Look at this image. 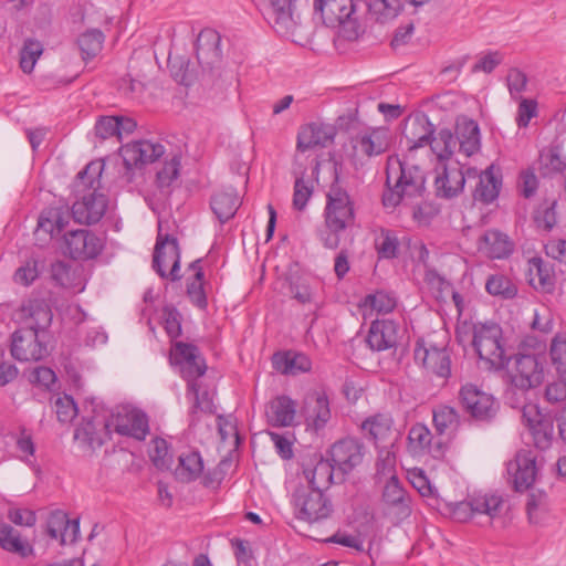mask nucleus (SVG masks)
<instances>
[{
  "mask_svg": "<svg viewBox=\"0 0 566 566\" xmlns=\"http://www.w3.org/2000/svg\"><path fill=\"white\" fill-rule=\"evenodd\" d=\"M149 455L157 468L168 467L171 457L169 455L167 441L161 438L153 439Z\"/></svg>",
  "mask_w": 566,
  "mask_h": 566,
  "instance_id": "obj_58",
  "label": "nucleus"
},
{
  "mask_svg": "<svg viewBox=\"0 0 566 566\" xmlns=\"http://www.w3.org/2000/svg\"><path fill=\"white\" fill-rule=\"evenodd\" d=\"M415 360L436 376L447 379L451 375V359L444 345L437 346L428 339H419L415 346Z\"/></svg>",
  "mask_w": 566,
  "mask_h": 566,
  "instance_id": "obj_13",
  "label": "nucleus"
},
{
  "mask_svg": "<svg viewBox=\"0 0 566 566\" xmlns=\"http://www.w3.org/2000/svg\"><path fill=\"white\" fill-rule=\"evenodd\" d=\"M333 470L334 465L329 461L319 458L313 467L304 469V475L308 483L306 486L321 491L328 489L333 482Z\"/></svg>",
  "mask_w": 566,
  "mask_h": 566,
  "instance_id": "obj_39",
  "label": "nucleus"
},
{
  "mask_svg": "<svg viewBox=\"0 0 566 566\" xmlns=\"http://www.w3.org/2000/svg\"><path fill=\"white\" fill-rule=\"evenodd\" d=\"M432 134V125L424 117H417L407 123L403 135L407 139L409 151L428 145Z\"/></svg>",
  "mask_w": 566,
  "mask_h": 566,
  "instance_id": "obj_38",
  "label": "nucleus"
},
{
  "mask_svg": "<svg viewBox=\"0 0 566 566\" xmlns=\"http://www.w3.org/2000/svg\"><path fill=\"white\" fill-rule=\"evenodd\" d=\"M382 503L389 513L402 520L411 514V499L396 475H391L384 485Z\"/></svg>",
  "mask_w": 566,
  "mask_h": 566,
  "instance_id": "obj_24",
  "label": "nucleus"
},
{
  "mask_svg": "<svg viewBox=\"0 0 566 566\" xmlns=\"http://www.w3.org/2000/svg\"><path fill=\"white\" fill-rule=\"evenodd\" d=\"M0 546L22 558L33 555L34 552L28 539L22 538L19 531L6 523H0Z\"/></svg>",
  "mask_w": 566,
  "mask_h": 566,
  "instance_id": "obj_35",
  "label": "nucleus"
},
{
  "mask_svg": "<svg viewBox=\"0 0 566 566\" xmlns=\"http://www.w3.org/2000/svg\"><path fill=\"white\" fill-rule=\"evenodd\" d=\"M397 305L396 298L384 291H378L374 294L367 295L361 307L367 311L370 310L377 314H387L390 313Z\"/></svg>",
  "mask_w": 566,
  "mask_h": 566,
  "instance_id": "obj_49",
  "label": "nucleus"
},
{
  "mask_svg": "<svg viewBox=\"0 0 566 566\" xmlns=\"http://www.w3.org/2000/svg\"><path fill=\"white\" fill-rule=\"evenodd\" d=\"M53 318L50 305L43 300H29L18 312L21 328L44 335Z\"/></svg>",
  "mask_w": 566,
  "mask_h": 566,
  "instance_id": "obj_20",
  "label": "nucleus"
},
{
  "mask_svg": "<svg viewBox=\"0 0 566 566\" xmlns=\"http://www.w3.org/2000/svg\"><path fill=\"white\" fill-rule=\"evenodd\" d=\"M390 143V130L385 127L366 129L350 140L353 156L356 158L378 156L389 148Z\"/></svg>",
  "mask_w": 566,
  "mask_h": 566,
  "instance_id": "obj_17",
  "label": "nucleus"
},
{
  "mask_svg": "<svg viewBox=\"0 0 566 566\" xmlns=\"http://www.w3.org/2000/svg\"><path fill=\"white\" fill-rule=\"evenodd\" d=\"M164 328L170 338H177L181 334V323L179 313L171 307L164 308Z\"/></svg>",
  "mask_w": 566,
  "mask_h": 566,
  "instance_id": "obj_61",
  "label": "nucleus"
},
{
  "mask_svg": "<svg viewBox=\"0 0 566 566\" xmlns=\"http://www.w3.org/2000/svg\"><path fill=\"white\" fill-rule=\"evenodd\" d=\"M478 248L492 259H504L513 252L514 244L506 234L489 230L480 238Z\"/></svg>",
  "mask_w": 566,
  "mask_h": 566,
  "instance_id": "obj_31",
  "label": "nucleus"
},
{
  "mask_svg": "<svg viewBox=\"0 0 566 566\" xmlns=\"http://www.w3.org/2000/svg\"><path fill=\"white\" fill-rule=\"evenodd\" d=\"M493 168L490 166L482 172L478 171L476 179H472L475 182L473 190L475 200L490 203L499 196L501 180L494 175Z\"/></svg>",
  "mask_w": 566,
  "mask_h": 566,
  "instance_id": "obj_36",
  "label": "nucleus"
},
{
  "mask_svg": "<svg viewBox=\"0 0 566 566\" xmlns=\"http://www.w3.org/2000/svg\"><path fill=\"white\" fill-rule=\"evenodd\" d=\"M399 327L390 319H376L371 323L366 342L370 349L384 352L398 344Z\"/></svg>",
  "mask_w": 566,
  "mask_h": 566,
  "instance_id": "obj_27",
  "label": "nucleus"
},
{
  "mask_svg": "<svg viewBox=\"0 0 566 566\" xmlns=\"http://www.w3.org/2000/svg\"><path fill=\"white\" fill-rule=\"evenodd\" d=\"M400 9L399 0H370L368 3L370 19L379 23H386L395 19Z\"/></svg>",
  "mask_w": 566,
  "mask_h": 566,
  "instance_id": "obj_46",
  "label": "nucleus"
},
{
  "mask_svg": "<svg viewBox=\"0 0 566 566\" xmlns=\"http://www.w3.org/2000/svg\"><path fill=\"white\" fill-rule=\"evenodd\" d=\"M314 13L326 27H340L347 40H356L363 32L354 0H315Z\"/></svg>",
  "mask_w": 566,
  "mask_h": 566,
  "instance_id": "obj_4",
  "label": "nucleus"
},
{
  "mask_svg": "<svg viewBox=\"0 0 566 566\" xmlns=\"http://www.w3.org/2000/svg\"><path fill=\"white\" fill-rule=\"evenodd\" d=\"M463 409L476 420H489L497 411L499 405L494 397L473 384H465L459 391Z\"/></svg>",
  "mask_w": 566,
  "mask_h": 566,
  "instance_id": "obj_12",
  "label": "nucleus"
},
{
  "mask_svg": "<svg viewBox=\"0 0 566 566\" xmlns=\"http://www.w3.org/2000/svg\"><path fill=\"white\" fill-rule=\"evenodd\" d=\"M434 185L440 197L452 198L458 196L471 179H476L478 169L468 168L463 171L459 163L437 165Z\"/></svg>",
  "mask_w": 566,
  "mask_h": 566,
  "instance_id": "obj_11",
  "label": "nucleus"
},
{
  "mask_svg": "<svg viewBox=\"0 0 566 566\" xmlns=\"http://www.w3.org/2000/svg\"><path fill=\"white\" fill-rule=\"evenodd\" d=\"M39 276L38 262L29 260L14 273V281L22 285H30Z\"/></svg>",
  "mask_w": 566,
  "mask_h": 566,
  "instance_id": "obj_63",
  "label": "nucleus"
},
{
  "mask_svg": "<svg viewBox=\"0 0 566 566\" xmlns=\"http://www.w3.org/2000/svg\"><path fill=\"white\" fill-rule=\"evenodd\" d=\"M111 433L144 440L149 432L148 417L142 410L130 406L116 407L106 420Z\"/></svg>",
  "mask_w": 566,
  "mask_h": 566,
  "instance_id": "obj_8",
  "label": "nucleus"
},
{
  "mask_svg": "<svg viewBox=\"0 0 566 566\" xmlns=\"http://www.w3.org/2000/svg\"><path fill=\"white\" fill-rule=\"evenodd\" d=\"M106 420L85 419L74 431V440L85 454H93L109 438Z\"/></svg>",
  "mask_w": 566,
  "mask_h": 566,
  "instance_id": "obj_21",
  "label": "nucleus"
},
{
  "mask_svg": "<svg viewBox=\"0 0 566 566\" xmlns=\"http://www.w3.org/2000/svg\"><path fill=\"white\" fill-rule=\"evenodd\" d=\"M294 514L298 520L314 523L329 517L333 505L329 499L318 489L298 486L292 495Z\"/></svg>",
  "mask_w": 566,
  "mask_h": 566,
  "instance_id": "obj_6",
  "label": "nucleus"
},
{
  "mask_svg": "<svg viewBox=\"0 0 566 566\" xmlns=\"http://www.w3.org/2000/svg\"><path fill=\"white\" fill-rule=\"evenodd\" d=\"M472 345L480 359L488 363L491 368L509 367L511 359L503 343L502 328L497 324L474 326Z\"/></svg>",
  "mask_w": 566,
  "mask_h": 566,
  "instance_id": "obj_5",
  "label": "nucleus"
},
{
  "mask_svg": "<svg viewBox=\"0 0 566 566\" xmlns=\"http://www.w3.org/2000/svg\"><path fill=\"white\" fill-rule=\"evenodd\" d=\"M460 423L458 411L449 406H439L433 410V424L439 434L453 433Z\"/></svg>",
  "mask_w": 566,
  "mask_h": 566,
  "instance_id": "obj_45",
  "label": "nucleus"
},
{
  "mask_svg": "<svg viewBox=\"0 0 566 566\" xmlns=\"http://www.w3.org/2000/svg\"><path fill=\"white\" fill-rule=\"evenodd\" d=\"M392 419L387 413H376L361 423V430L375 442L385 441L391 433Z\"/></svg>",
  "mask_w": 566,
  "mask_h": 566,
  "instance_id": "obj_42",
  "label": "nucleus"
},
{
  "mask_svg": "<svg viewBox=\"0 0 566 566\" xmlns=\"http://www.w3.org/2000/svg\"><path fill=\"white\" fill-rule=\"evenodd\" d=\"M327 543H335L345 547L353 548L357 552L364 551V541L359 535L348 534L346 532H337L326 539Z\"/></svg>",
  "mask_w": 566,
  "mask_h": 566,
  "instance_id": "obj_62",
  "label": "nucleus"
},
{
  "mask_svg": "<svg viewBox=\"0 0 566 566\" xmlns=\"http://www.w3.org/2000/svg\"><path fill=\"white\" fill-rule=\"evenodd\" d=\"M303 415L307 428L316 432L325 428L332 418L326 395L322 391L308 394L304 399Z\"/></svg>",
  "mask_w": 566,
  "mask_h": 566,
  "instance_id": "obj_25",
  "label": "nucleus"
},
{
  "mask_svg": "<svg viewBox=\"0 0 566 566\" xmlns=\"http://www.w3.org/2000/svg\"><path fill=\"white\" fill-rule=\"evenodd\" d=\"M220 42L221 38L216 31H201L196 42L198 61L209 65L218 60L221 55Z\"/></svg>",
  "mask_w": 566,
  "mask_h": 566,
  "instance_id": "obj_37",
  "label": "nucleus"
},
{
  "mask_svg": "<svg viewBox=\"0 0 566 566\" xmlns=\"http://www.w3.org/2000/svg\"><path fill=\"white\" fill-rule=\"evenodd\" d=\"M386 186L382 205L387 209H395L403 201L422 197L426 190L424 172L417 165L390 156L386 167Z\"/></svg>",
  "mask_w": 566,
  "mask_h": 566,
  "instance_id": "obj_1",
  "label": "nucleus"
},
{
  "mask_svg": "<svg viewBox=\"0 0 566 566\" xmlns=\"http://www.w3.org/2000/svg\"><path fill=\"white\" fill-rule=\"evenodd\" d=\"M165 154V147L160 143L140 139L128 143L120 148V156L127 169L140 168L153 164Z\"/></svg>",
  "mask_w": 566,
  "mask_h": 566,
  "instance_id": "obj_18",
  "label": "nucleus"
},
{
  "mask_svg": "<svg viewBox=\"0 0 566 566\" xmlns=\"http://www.w3.org/2000/svg\"><path fill=\"white\" fill-rule=\"evenodd\" d=\"M432 153L437 156L438 165L448 164L457 147V139L449 129H441L436 136H431L428 143Z\"/></svg>",
  "mask_w": 566,
  "mask_h": 566,
  "instance_id": "obj_43",
  "label": "nucleus"
},
{
  "mask_svg": "<svg viewBox=\"0 0 566 566\" xmlns=\"http://www.w3.org/2000/svg\"><path fill=\"white\" fill-rule=\"evenodd\" d=\"M507 474L514 489L518 492L527 490L535 481V455L527 450H521L507 463Z\"/></svg>",
  "mask_w": 566,
  "mask_h": 566,
  "instance_id": "obj_22",
  "label": "nucleus"
},
{
  "mask_svg": "<svg viewBox=\"0 0 566 566\" xmlns=\"http://www.w3.org/2000/svg\"><path fill=\"white\" fill-rule=\"evenodd\" d=\"M203 470L201 455L197 451L189 450L179 455V464L176 475L184 482H190L200 476Z\"/></svg>",
  "mask_w": 566,
  "mask_h": 566,
  "instance_id": "obj_41",
  "label": "nucleus"
},
{
  "mask_svg": "<svg viewBox=\"0 0 566 566\" xmlns=\"http://www.w3.org/2000/svg\"><path fill=\"white\" fill-rule=\"evenodd\" d=\"M107 209V198L95 189L76 200L72 206V217L78 223L93 224L98 222Z\"/></svg>",
  "mask_w": 566,
  "mask_h": 566,
  "instance_id": "obj_23",
  "label": "nucleus"
},
{
  "mask_svg": "<svg viewBox=\"0 0 566 566\" xmlns=\"http://www.w3.org/2000/svg\"><path fill=\"white\" fill-rule=\"evenodd\" d=\"M512 384L523 390L535 388L544 380V369L534 355H516L509 367Z\"/></svg>",
  "mask_w": 566,
  "mask_h": 566,
  "instance_id": "obj_15",
  "label": "nucleus"
},
{
  "mask_svg": "<svg viewBox=\"0 0 566 566\" xmlns=\"http://www.w3.org/2000/svg\"><path fill=\"white\" fill-rule=\"evenodd\" d=\"M210 206L220 223H224L235 214L240 206L239 196L232 188L218 191L212 196Z\"/></svg>",
  "mask_w": 566,
  "mask_h": 566,
  "instance_id": "obj_34",
  "label": "nucleus"
},
{
  "mask_svg": "<svg viewBox=\"0 0 566 566\" xmlns=\"http://www.w3.org/2000/svg\"><path fill=\"white\" fill-rule=\"evenodd\" d=\"M273 368L285 375H296L308 371L312 367L310 358L301 353H276L272 358Z\"/></svg>",
  "mask_w": 566,
  "mask_h": 566,
  "instance_id": "obj_33",
  "label": "nucleus"
},
{
  "mask_svg": "<svg viewBox=\"0 0 566 566\" xmlns=\"http://www.w3.org/2000/svg\"><path fill=\"white\" fill-rule=\"evenodd\" d=\"M153 269L161 279L177 281L181 277L180 251L177 239L163 233L160 221L153 255Z\"/></svg>",
  "mask_w": 566,
  "mask_h": 566,
  "instance_id": "obj_7",
  "label": "nucleus"
},
{
  "mask_svg": "<svg viewBox=\"0 0 566 566\" xmlns=\"http://www.w3.org/2000/svg\"><path fill=\"white\" fill-rule=\"evenodd\" d=\"M67 524V516L62 512L51 514L48 521V534L53 539H60L61 544L67 543V534L64 528Z\"/></svg>",
  "mask_w": 566,
  "mask_h": 566,
  "instance_id": "obj_56",
  "label": "nucleus"
},
{
  "mask_svg": "<svg viewBox=\"0 0 566 566\" xmlns=\"http://www.w3.org/2000/svg\"><path fill=\"white\" fill-rule=\"evenodd\" d=\"M326 197L324 223L317 229V237L324 248L336 250L345 230L354 224V202L338 184L329 187Z\"/></svg>",
  "mask_w": 566,
  "mask_h": 566,
  "instance_id": "obj_2",
  "label": "nucleus"
},
{
  "mask_svg": "<svg viewBox=\"0 0 566 566\" xmlns=\"http://www.w3.org/2000/svg\"><path fill=\"white\" fill-rule=\"evenodd\" d=\"M503 499L497 494L479 493L465 501L450 505L452 517L458 522H467L478 514H485L494 518L501 512Z\"/></svg>",
  "mask_w": 566,
  "mask_h": 566,
  "instance_id": "obj_9",
  "label": "nucleus"
},
{
  "mask_svg": "<svg viewBox=\"0 0 566 566\" xmlns=\"http://www.w3.org/2000/svg\"><path fill=\"white\" fill-rule=\"evenodd\" d=\"M201 260H196L190 264L193 270V279L187 284V294L193 305L200 310L207 307V296L203 290V271L200 265Z\"/></svg>",
  "mask_w": 566,
  "mask_h": 566,
  "instance_id": "obj_44",
  "label": "nucleus"
},
{
  "mask_svg": "<svg viewBox=\"0 0 566 566\" xmlns=\"http://www.w3.org/2000/svg\"><path fill=\"white\" fill-rule=\"evenodd\" d=\"M262 13L277 34L286 36L294 31L293 0H262Z\"/></svg>",
  "mask_w": 566,
  "mask_h": 566,
  "instance_id": "obj_19",
  "label": "nucleus"
},
{
  "mask_svg": "<svg viewBox=\"0 0 566 566\" xmlns=\"http://www.w3.org/2000/svg\"><path fill=\"white\" fill-rule=\"evenodd\" d=\"M361 444L353 439H343L333 444L331 457L334 465L342 472L347 473L361 462Z\"/></svg>",
  "mask_w": 566,
  "mask_h": 566,
  "instance_id": "obj_28",
  "label": "nucleus"
},
{
  "mask_svg": "<svg viewBox=\"0 0 566 566\" xmlns=\"http://www.w3.org/2000/svg\"><path fill=\"white\" fill-rule=\"evenodd\" d=\"M44 338V335L20 327L11 337V355L19 361L43 359L49 354Z\"/></svg>",
  "mask_w": 566,
  "mask_h": 566,
  "instance_id": "obj_14",
  "label": "nucleus"
},
{
  "mask_svg": "<svg viewBox=\"0 0 566 566\" xmlns=\"http://www.w3.org/2000/svg\"><path fill=\"white\" fill-rule=\"evenodd\" d=\"M457 145L459 149L465 156H472L479 151L481 146L480 140V128L476 122L473 119H462L457 124Z\"/></svg>",
  "mask_w": 566,
  "mask_h": 566,
  "instance_id": "obj_32",
  "label": "nucleus"
},
{
  "mask_svg": "<svg viewBox=\"0 0 566 566\" xmlns=\"http://www.w3.org/2000/svg\"><path fill=\"white\" fill-rule=\"evenodd\" d=\"M291 293L301 304L312 303L315 300V292L306 281H297L291 284Z\"/></svg>",
  "mask_w": 566,
  "mask_h": 566,
  "instance_id": "obj_64",
  "label": "nucleus"
},
{
  "mask_svg": "<svg viewBox=\"0 0 566 566\" xmlns=\"http://www.w3.org/2000/svg\"><path fill=\"white\" fill-rule=\"evenodd\" d=\"M553 364L560 373H566V333H557L551 343Z\"/></svg>",
  "mask_w": 566,
  "mask_h": 566,
  "instance_id": "obj_54",
  "label": "nucleus"
},
{
  "mask_svg": "<svg viewBox=\"0 0 566 566\" xmlns=\"http://www.w3.org/2000/svg\"><path fill=\"white\" fill-rule=\"evenodd\" d=\"M54 406L56 417L61 422L66 423L72 421L77 413L76 403L69 395L57 397Z\"/></svg>",
  "mask_w": 566,
  "mask_h": 566,
  "instance_id": "obj_57",
  "label": "nucleus"
},
{
  "mask_svg": "<svg viewBox=\"0 0 566 566\" xmlns=\"http://www.w3.org/2000/svg\"><path fill=\"white\" fill-rule=\"evenodd\" d=\"M313 181L311 179H305L303 176L296 177L294 184V193H293V207L296 210H303L308 200L313 195Z\"/></svg>",
  "mask_w": 566,
  "mask_h": 566,
  "instance_id": "obj_52",
  "label": "nucleus"
},
{
  "mask_svg": "<svg viewBox=\"0 0 566 566\" xmlns=\"http://www.w3.org/2000/svg\"><path fill=\"white\" fill-rule=\"evenodd\" d=\"M522 422L527 428L536 448H549L554 438V424L551 417L543 415L536 405H526L522 409Z\"/></svg>",
  "mask_w": 566,
  "mask_h": 566,
  "instance_id": "obj_16",
  "label": "nucleus"
},
{
  "mask_svg": "<svg viewBox=\"0 0 566 566\" xmlns=\"http://www.w3.org/2000/svg\"><path fill=\"white\" fill-rule=\"evenodd\" d=\"M539 166L542 174L548 176L562 171L565 167V163L557 153L547 150L541 154Z\"/></svg>",
  "mask_w": 566,
  "mask_h": 566,
  "instance_id": "obj_59",
  "label": "nucleus"
},
{
  "mask_svg": "<svg viewBox=\"0 0 566 566\" xmlns=\"http://www.w3.org/2000/svg\"><path fill=\"white\" fill-rule=\"evenodd\" d=\"M296 415V403L287 396H277L265 407L268 422L273 427L292 426Z\"/></svg>",
  "mask_w": 566,
  "mask_h": 566,
  "instance_id": "obj_29",
  "label": "nucleus"
},
{
  "mask_svg": "<svg viewBox=\"0 0 566 566\" xmlns=\"http://www.w3.org/2000/svg\"><path fill=\"white\" fill-rule=\"evenodd\" d=\"M171 359L179 367L181 377L188 382L187 395L192 400L191 415L199 410L211 412V402L208 395H200V385L198 379L206 374L207 365L200 355L197 346L176 342L171 348Z\"/></svg>",
  "mask_w": 566,
  "mask_h": 566,
  "instance_id": "obj_3",
  "label": "nucleus"
},
{
  "mask_svg": "<svg viewBox=\"0 0 566 566\" xmlns=\"http://www.w3.org/2000/svg\"><path fill=\"white\" fill-rule=\"evenodd\" d=\"M530 284L535 289L551 290L554 285L552 266L541 258H533L528 262Z\"/></svg>",
  "mask_w": 566,
  "mask_h": 566,
  "instance_id": "obj_40",
  "label": "nucleus"
},
{
  "mask_svg": "<svg viewBox=\"0 0 566 566\" xmlns=\"http://www.w3.org/2000/svg\"><path fill=\"white\" fill-rule=\"evenodd\" d=\"M17 449L20 452V459L25 463H31L35 452V444L30 430L25 427H20L19 434L15 439Z\"/></svg>",
  "mask_w": 566,
  "mask_h": 566,
  "instance_id": "obj_55",
  "label": "nucleus"
},
{
  "mask_svg": "<svg viewBox=\"0 0 566 566\" xmlns=\"http://www.w3.org/2000/svg\"><path fill=\"white\" fill-rule=\"evenodd\" d=\"M431 432L422 423L413 424L408 433V449L413 455L422 454L431 443Z\"/></svg>",
  "mask_w": 566,
  "mask_h": 566,
  "instance_id": "obj_47",
  "label": "nucleus"
},
{
  "mask_svg": "<svg viewBox=\"0 0 566 566\" xmlns=\"http://www.w3.org/2000/svg\"><path fill=\"white\" fill-rule=\"evenodd\" d=\"M180 160L174 156L166 161L164 167L157 172V180L161 187H168L179 175Z\"/></svg>",
  "mask_w": 566,
  "mask_h": 566,
  "instance_id": "obj_60",
  "label": "nucleus"
},
{
  "mask_svg": "<svg viewBox=\"0 0 566 566\" xmlns=\"http://www.w3.org/2000/svg\"><path fill=\"white\" fill-rule=\"evenodd\" d=\"M70 217L69 208L64 206L44 209L39 216L35 233L44 232L53 238L69 224Z\"/></svg>",
  "mask_w": 566,
  "mask_h": 566,
  "instance_id": "obj_30",
  "label": "nucleus"
},
{
  "mask_svg": "<svg viewBox=\"0 0 566 566\" xmlns=\"http://www.w3.org/2000/svg\"><path fill=\"white\" fill-rule=\"evenodd\" d=\"M485 290L489 294L503 298H513L517 293L516 285L503 274L490 275L485 282Z\"/></svg>",
  "mask_w": 566,
  "mask_h": 566,
  "instance_id": "obj_48",
  "label": "nucleus"
},
{
  "mask_svg": "<svg viewBox=\"0 0 566 566\" xmlns=\"http://www.w3.org/2000/svg\"><path fill=\"white\" fill-rule=\"evenodd\" d=\"M104 34L99 30L93 29L81 34L77 40V44L83 59L87 60L97 55L102 50Z\"/></svg>",
  "mask_w": 566,
  "mask_h": 566,
  "instance_id": "obj_50",
  "label": "nucleus"
},
{
  "mask_svg": "<svg viewBox=\"0 0 566 566\" xmlns=\"http://www.w3.org/2000/svg\"><path fill=\"white\" fill-rule=\"evenodd\" d=\"M336 129L329 124L311 123L300 128L297 134V150L306 151L316 147L332 144Z\"/></svg>",
  "mask_w": 566,
  "mask_h": 566,
  "instance_id": "obj_26",
  "label": "nucleus"
},
{
  "mask_svg": "<svg viewBox=\"0 0 566 566\" xmlns=\"http://www.w3.org/2000/svg\"><path fill=\"white\" fill-rule=\"evenodd\" d=\"M63 249L73 260H92L103 251L104 238L87 229L72 230L63 237Z\"/></svg>",
  "mask_w": 566,
  "mask_h": 566,
  "instance_id": "obj_10",
  "label": "nucleus"
},
{
  "mask_svg": "<svg viewBox=\"0 0 566 566\" xmlns=\"http://www.w3.org/2000/svg\"><path fill=\"white\" fill-rule=\"evenodd\" d=\"M42 53L43 45L41 42L33 39L25 40L20 53L21 70L27 74L31 73Z\"/></svg>",
  "mask_w": 566,
  "mask_h": 566,
  "instance_id": "obj_51",
  "label": "nucleus"
},
{
  "mask_svg": "<svg viewBox=\"0 0 566 566\" xmlns=\"http://www.w3.org/2000/svg\"><path fill=\"white\" fill-rule=\"evenodd\" d=\"M398 238L392 231L382 230L376 239V248L380 258H395L398 250Z\"/></svg>",
  "mask_w": 566,
  "mask_h": 566,
  "instance_id": "obj_53",
  "label": "nucleus"
}]
</instances>
